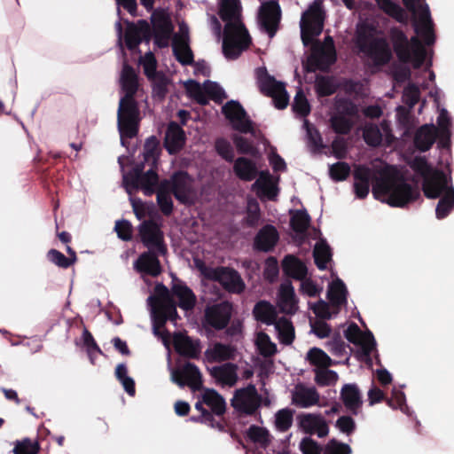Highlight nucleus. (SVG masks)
I'll use <instances>...</instances> for the list:
<instances>
[{"label":"nucleus","mask_w":454,"mask_h":454,"mask_svg":"<svg viewBox=\"0 0 454 454\" xmlns=\"http://www.w3.org/2000/svg\"><path fill=\"white\" fill-rule=\"evenodd\" d=\"M324 27V12L321 4L314 2L309 8L303 12L301 20V37L305 46L312 43L310 55L307 58L304 68L312 73L317 70L328 71L337 60L336 49L326 50L318 40L314 37L321 34Z\"/></svg>","instance_id":"nucleus-1"},{"label":"nucleus","mask_w":454,"mask_h":454,"mask_svg":"<svg viewBox=\"0 0 454 454\" xmlns=\"http://www.w3.org/2000/svg\"><path fill=\"white\" fill-rule=\"evenodd\" d=\"M239 0H221L219 16L225 21L223 53L227 59H237L252 44V38L240 20Z\"/></svg>","instance_id":"nucleus-2"},{"label":"nucleus","mask_w":454,"mask_h":454,"mask_svg":"<svg viewBox=\"0 0 454 454\" xmlns=\"http://www.w3.org/2000/svg\"><path fill=\"white\" fill-rule=\"evenodd\" d=\"M121 82L125 95L119 102L117 126L121 143L124 144V139L137 136L141 121L138 102L135 98L138 90V79L131 66H123Z\"/></svg>","instance_id":"nucleus-3"},{"label":"nucleus","mask_w":454,"mask_h":454,"mask_svg":"<svg viewBox=\"0 0 454 454\" xmlns=\"http://www.w3.org/2000/svg\"><path fill=\"white\" fill-rule=\"evenodd\" d=\"M372 193L377 200L397 207H403L419 197V190L411 184L388 176L375 178Z\"/></svg>","instance_id":"nucleus-4"},{"label":"nucleus","mask_w":454,"mask_h":454,"mask_svg":"<svg viewBox=\"0 0 454 454\" xmlns=\"http://www.w3.org/2000/svg\"><path fill=\"white\" fill-rule=\"evenodd\" d=\"M388 35L394 51L401 63H412L415 69L423 66L427 51L418 36L414 35L409 40L404 32L397 27H391Z\"/></svg>","instance_id":"nucleus-5"},{"label":"nucleus","mask_w":454,"mask_h":454,"mask_svg":"<svg viewBox=\"0 0 454 454\" xmlns=\"http://www.w3.org/2000/svg\"><path fill=\"white\" fill-rule=\"evenodd\" d=\"M416 174L423 178L422 190L428 199H437L446 187L447 175L440 169H433L425 157L416 156L410 163Z\"/></svg>","instance_id":"nucleus-6"},{"label":"nucleus","mask_w":454,"mask_h":454,"mask_svg":"<svg viewBox=\"0 0 454 454\" xmlns=\"http://www.w3.org/2000/svg\"><path fill=\"white\" fill-rule=\"evenodd\" d=\"M156 168L157 167H151L149 170L144 172V165L141 164L124 175L123 183L127 192L130 193L132 190H142L145 196L155 193L159 182Z\"/></svg>","instance_id":"nucleus-7"},{"label":"nucleus","mask_w":454,"mask_h":454,"mask_svg":"<svg viewBox=\"0 0 454 454\" xmlns=\"http://www.w3.org/2000/svg\"><path fill=\"white\" fill-rule=\"evenodd\" d=\"M205 277L218 282L224 290L232 294H241L246 288L240 274L233 268L217 266L207 269Z\"/></svg>","instance_id":"nucleus-8"},{"label":"nucleus","mask_w":454,"mask_h":454,"mask_svg":"<svg viewBox=\"0 0 454 454\" xmlns=\"http://www.w3.org/2000/svg\"><path fill=\"white\" fill-rule=\"evenodd\" d=\"M358 42L361 51L372 59L375 67H383L391 60L393 55L386 38L374 37L367 42L365 36L360 35Z\"/></svg>","instance_id":"nucleus-9"},{"label":"nucleus","mask_w":454,"mask_h":454,"mask_svg":"<svg viewBox=\"0 0 454 454\" xmlns=\"http://www.w3.org/2000/svg\"><path fill=\"white\" fill-rule=\"evenodd\" d=\"M258 86L263 95L272 98L276 108L283 110L287 107L289 96L285 83L277 81L266 70L258 76Z\"/></svg>","instance_id":"nucleus-10"},{"label":"nucleus","mask_w":454,"mask_h":454,"mask_svg":"<svg viewBox=\"0 0 454 454\" xmlns=\"http://www.w3.org/2000/svg\"><path fill=\"white\" fill-rule=\"evenodd\" d=\"M138 235L145 247L156 250L159 254H166L168 249L164 242V233L160 225L153 220H145L138 226Z\"/></svg>","instance_id":"nucleus-11"},{"label":"nucleus","mask_w":454,"mask_h":454,"mask_svg":"<svg viewBox=\"0 0 454 454\" xmlns=\"http://www.w3.org/2000/svg\"><path fill=\"white\" fill-rule=\"evenodd\" d=\"M262 397L254 385L237 389L231 400V406L240 414L254 415L261 406Z\"/></svg>","instance_id":"nucleus-12"},{"label":"nucleus","mask_w":454,"mask_h":454,"mask_svg":"<svg viewBox=\"0 0 454 454\" xmlns=\"http://www.w3.org/2000/svg\"><path fill=\"white\" fill-rule=\"evenodd\" d=\"M151 31L154 44L160 48H167L174 32V26L168 15L163 11H154L151 16Z\"/></svg>","instance_id":"nucleus-13"},{"label":"nucleus","mask_w":454,"mask_h":454,"mask_svg":"<svg viewBox=\"0 0 454 454\" xmlns=\"http://www.w3.org/2000/svg\"><path fill=\"white\" fill-rule=\"evenodd\" d=\"M281 20V8L276 0L262 4L258 12V21L262 30L272 38L278 30Z\"/></svg>","instance_id":"nucleus-14"},{"label":"nucleus","mask_w":454,"mask_h":454,"mask_svg":"<svg viewBox=\"0 0 454 454\" xmlns=\"http://www.w3.org/2000/svg\"><path fill=\"white\" fill-rule=\"evenodd\" d=\"M222 112L232 124L234 129L241 133L254 134L253 121L249 119L246 110L238 101H228L222 108Z\"/></svg>","instance_id":"nucleus-15"},{"label":"nucleus","mask_w":454,"mask_h":454,"mask_svg":"<svg viewBox=\"0 0 454 454\" xmlns=\"http://www.w3.org/2000/svg\"><path fill=\"white\" fill-rule=\"evenodd\" d=\"M232 314V305L229 301H222L205 309L204 322L215 330H223L230 323Z\"/></svg>","instance_id":"nucleus-16"},{"label":"nucleus","mask_w":454,"mask_h":454,"mask_svg":"<svg viewBox=\"0 0 454 454\" xmlns=\"http://www.w3.org/2000/svg\"><path fill=\"white\" fill-rule=\"evenodd\" d=\"M172 380L180 387L188 386L193 391L202 388V375L197 365L186 362L181 368L172 372Z\"/></svg>","instance_id":"nucleus-17"},{"label":"nucleus","mask_w":454,"mask_h":454,"mask_svg":"<svg viewBox=\"0 0 454 454\" xmlns=\"http://www.w3.org/2000/svg\"><path fill=\"white\" fill-rule=\"evenodd\" d=\"M126 24L124 39L129 51L137 49L142 41L148 43L152 39L151 26L145 20H139L137 24L126 20Z\"/></svg>","instance_id":"nucleus-18"},{"label":"nucleus","mask_w":454,"mask_h":454,"mask_svg":"<svg viewBox=\"0 0 454 454\" xmlns=\"http://www.w3.org/2000/svg\"><path fill=\"white\" fill-rule=\"evenodd\" d=\"M173 195L182 204H187L194 192L193 178L184 170L172 174Z\"/></svg>","instance_id":"nucleus-19"},{"label":"nucleus","mask_w":454,"mask_h":454,"mask_svg":"<svg viewBox=\"0 0 454 454\" xmlns=\"http://www.w3.org/2000/svg\"><path fill=\"white\" fill-rule=\"evenodd\" d=\"M172 297L177 299L176 306L183 310H192L197 301L196 295L187 285L178 278H174L171 286Z\"/></svg>","instance_id":"nucleus-20"},{"label":"nucleus","mask_w":454,"mask_h":454,"mask_svg":"<svg viewBox=\"0 0 454 454\" xmlns=\"http://www.w3.org/2000/svg\"><path fill=\"white\" fill-rule=\"evenodd\" d=\"M148 302L151 308L165 309L176 315V301L172 297L171 288L168 289L162 283L155 286L154 295L149 296Z\"/></svg>","instance_id":"nucleus-21"},{"label":"nucleus","mask_w":454,"mask_h":454,"mask_svg":"<svg viewBox=\"0 0 454 454\" xmlns=\"http://www.w3.org/2000/svg\"><path fill=\"white\" fill-rule=\"evenodd\" d=\"M340 400L345 408L352 414L358 415L363 406L362 393L355 383L344 384L340 389Z\"/></svg>","instance_id":"nucleus-22"},{"label":"nucleus","mask_w":454,"mask_h":454,"mask_svg":"<svg viewBox=\"0 0 454 454\" xmlns=\"http://www.w3.org/2000/svg\"><path fill=\"white\" fill-rule=\"evenodd\" d=\"M278 239L279 235L276 227L271 224H267L255 235L254 247L257 251L268 253L274 249Z\"/></svg>","instance_id":"nucleus-23"},{"label":"nucleus","mask_w":454,"mask_h":454,"mask_svg":"<svg viewBox=\"0 0 454 454\" xmlns=\"http://www.w3.org/2000/svg\"><path fill=\"white\" fill-rule=\"evenodd\" d=\"M158 252L156 250H148L139 255L135 262V269L141 273L157 277L161 272V266L158 259Z\"/></svg>","instance_id":"nucleus-24"},{"label":"nucleus","mask_w":454,"mask_h":454,"mask_svg":"<svg viewBox=\"0 0 454 454\" xmlns=\"http://www.w3.org/2000/svg\"><path fill=\"white\" fill-rule=\"evenodd\" d=\"M174 346L176 352L184 357L198 359L201 353L200 340H193L185 334H176L174 337Z\"/></svg>","instance_id":"nucleus-25"},{"label":"nucleus","mask_w":454,"mask_h":454,"mask_svg":"<svg viewBox=\"0 0 454 454\" xmlns=\"http://www.w3.org/2000/svg\"><path fill=\"white\" fill-rule=\"evenodd\" d=\"M438 198L440 200L435 208V215L438 219H443L454 209V188L450 177H446V187L442 189Z\"/></svg>","instance_id":"nucleus-26"},{"label":"nucleus","mask_w":454,"mask_h":454,"mask_svg":"<svg viewBox=\"0 0 454 454\" xmlns=\"http://www.w3.org/2000/svg\"><path fill=\"white\" fill-rule=\"evenodd\" d=\"M278 296L280 310L288 315L295 314L298 310V299L291 282L281 284Z\"/></svg>","instance_id":"nucleus-27"},{"label":"nucleus","mask_w":454,"mask_h":454,"mask_svg":"<svg viewBox=\"0 0 454 454\" xmlns=\"http://www.w3.org/2000/svg\"><path fill=\"white\" fill-rule=\"evenodd\" d=\"M184 142V130L176 122L171 121L168 124L165 138L167 151L170 154L176 153L183 148Z\"/></svg>","instance_id":"nucleus-28"},{"label":"nucleus","mask_w":454,"mask_h":454,"mask_svg":"<svg viewBox=\"0 0 454 454\" xmlns=\"http://www.w3.org/2000/svg\"><path fill=\"white\" fill-rule=\"evenodd\" d=\"M172 50L176 59L184 66L192 65L194 62L193 52L189 45L187 38L175 35L172 40Z\"/></svg>","instance_id":"nucleus-29"},{"label":"nucleus","mask_w":454,"mask_h":454,"mask_svg":"<svg viewBox=\"0 0 454 454\" xmlns=\"http://www.w3.org/2000/svg\"><path fill=\"white\" fill-rule=\"evenodd\" d=\"M436 139V128L431 124H424L418 129L414 136V145L420 152L428 151Z\"/></svg>","instance_id":"nucleus-30"},{"label":"nucleus","mask_w":454,"mask_h":454,"mask_svg":"<svg viewBox=\"0 0 454 454\" xmlns=\"http://www.w3.org/2000/svg\"><path fill=\"white\" fill-rule=\"evenodd\" d=\"M282 270L286 276L297 280H303L308 273L305 263L293 254L284 257Z\"/></svg>","instance_id":"nucleus-31"},{"label":"nucleus","mask_w":454,"mask_h":454,"mask_svg":"<svg viewBox=\"0 0 454 454\" xmlns=\"http://www.w3.org/2000/svg\"><path fill=\"white\" fill-rule=\"evenodd\" d=\"M253 315L256 321L268 325H274L278 320L276 308L268 301L262 300L255 303L253 309Z\"/></svg>","instance_id":"nucleus-32"},{"label":"nucleus","mask_w":454,"mask_h":454,"mask_svg":"<svg viewBox=\"0 0 454 454\" xmlns=\"http://www.w3.org/2000/svg\"><path fill=\"white\" fill-rule=\"evenodd\" d=\"M420 26H415V32L420 35L427 45H431L435 41L433 29V22L430 18L429 8L427 4L421 6Z\"/></svg>","instance_id":"nucleus-33"},{"label":"nucleus","mask_w":454,"mask_h":454,"mask_svg":"<svg viewBox=\"0 0 454 454\" xmlns=\"http://www.w3.org/2000/svg\"><path fill=\"white\" fill-rule=\"evenodd\" d=\"M236 348L228 344L217 342L212 348L205 351V356L210 363H220L234 359Z\"/></svg>","instance_id":"nucleus-34"},{"label":"nucleus","mask_w":454,"mask_h":454,"mask_svg":"<svg viewBox=\"0 0 454 454\" xmlns=\"http://www.w3.org/2000/svg\"><path fill=\"white\" fill-rule=\"evenodd\" d=\"M319 394L315 387H301L293 394V403L298 407L309 408L319 402Z\"/></svg>","instance_id":"nucleus-35"},{"label":"nucleus","mask_w":454,"mask_h":454,"mask_svg":"<svg viewBox=\"0 0 454 454\" xmlns=\"http://www.w3.org/2000/svg\"><path fill=\"white\" fill-rule=\"evenodd\" d=\"M237 369L238 366L236 364L227 363L223 365L214 367L211 374L223 384L232 387L238 380Z\"/></svg>","instance_id":"nucleus-36"},{"label":"nucleus","mask_w":454,"mask_h":454,"mask_svg":"<svg viewBox=\"0 0 454 454\" xmlns=\"http://www.w3.org/2000/svg\"><path fill=\"white\" fill-rule=\"evenodd\" d=\"M233 171L243 181H252L258 173L255 163L245 157H239L235 160Z\"/></svg>","instance_id":"nucleus-37"},{"label":"nucleus","mask_w":454,"mask_h":454,"mask_svg":"<svg viewBox=\"0 0 454 454\" xmlns=\"http://www.w3.org/2000/svg\"><path fill=\"white\" fill-rule=\"evenodd\" d=\"M203 403L207 405L216 416H223L226 411L224 398L215 389L207 388L202 394Z\"/></svg>","instance_id":"nucleus-38"},{"label":"nucleus","mask_w":454,"mask_h":454,"mask_svg":"<svg viewBox=\"0 0 454 454\" xmlns=\"http://www.w3.org/2000/svg\"><path fill=\"white\" fill-rule=\"evenodd\" d=\"M347 287L343 281L337 278L332 282L327 293V298L333 306L340 307L347 303Z\"/></svg>","instance_id":"nucleus-39"},{"label":"nucleus","mask_w":454,"mask_h":454,"mask_svg":"<svg viewBox=\"0 0 454 454\" xmlns=\"http://www.w3.org/2000/svg\"><path fill=\"white\" fill-rule=\"evenodd\" d=\"M160 154V146L158 138L155 136L146 138L143 149L144 161L151 167H157Z\"/></svg>","instance_id":"nucleus-40"},{"label":"nucleus","mask_w":454,"mask_h":454,"mask_svg":"<svg viewBox=\"0 0 454 454\" xmlns=\"http://www.w3.org/2000/svg\"><path fill=\"white\" fill-rule=\"evenodd\" d=\"M152 309V320H153V328L155 335H162L160 330L165 327V325L168 320L175 321L178 318V314H171L168 310L165 309H155L151 308Z\"/></svg>","instance_id":"nucleus-41"},{"label":"nucleus","mask_w":454,"mask_h":454,"mask_svg":"<svg viewBox=\"0 0 454 454\" xmlns=\"http://www.w3.org/2000/svg\"><path fill=\"white\" fill-rule=\"evenodd\" d=\"M278 333V339L284 345H290L294 340V327L290 319L280 317L274 324Z\"/></svg>","instance_id":"nucleus-42"},{"label":"nucleus","mask_w":454,"mask_h":454,"mask_svg":"<svg viewBox=\"0 0 454 454\" xmlns=\"http://www.w3.org/2000/svg\"><path fill=\"white\" fill-rule=\"evenodd\" d=\"M313 257L317 267L324 270L327 268V263L332 259V252L325 240H321L315 245Z\"/></svg>","instance_id":"nucleus-43"},{"label":"nucleus","mask_w":454,"mask_h":454,"mask_svg":"<svg viewBox=\"0 0 454 454\" xmlns=\"http://www.w3.org/2000/svg\"><path fill=\"white\" fill-rule=\"evenodd\" d=\"M380 10L400 23L407 22L403 9L391 0H374Z\"/></svg>","instance_id":"nucleus-44"},{"label":"nucleus","mask_w":454,"mask_h":454,"mask_svg":"<svg viewBox=\"0 0 454 454\" xmlns=\"http://www.w3.org/2000/svg\"><path fill=\"white\" fill-rule=\"evenodd\" d=\"M380 10L400 23L407 22L403 9L391 0H374Z\"/></svg>","instance_id":"nucleus-45"},{"label":"nucleus","mask_w":454,"mask_h":454,"mask_svg":"<svg viewBox=\"0 0 454 454\" xmlns=\"http://www.w3.org/2000/svg\"><path fill=\"white\" fill-rule=\"evenodd\" d=\"M437 123L439 126V137L440 143L443 148L449 147L450 144L451 132L450 127L451 125V120L449 116V113L446 109H442L437 118Z\"/></svg>","instance_id":"nucleus-46"},{"label":"nucleus","mask_w":454,"mask_h":454,"mask_svg":"<svg viewBox=\"0 0 454 454\" xmlns=\"http://www.w3.org/2000/svg\"><path fill=\"white\" fill-rule=\"evenodd\" d=\"M310 221L311 218L306 210H296L291 217L290 226L294 232L303 234L308 231Z\"/></svg>","instance_id":"nucleus-47"},{"label":"nucleus","mask_w":454,"mask_h":454,"mask_svg":"<svg viewBox=\"0 0 454 454\" xmlns=\"http://www.w3.org/2000/svg\"><path fill=\"white\" fill-rule=\"evenodd\" d=\"M261 217L262 213L258 201L255 199L248 200L244 224L249 228H255L258 226Z\"/></svg>","instance_id":"nucleus-48"},{"label":"nucleus","mask_w":454,"mask_h":454,"mask_svg":"<svg viewBox=\"0 0 454 454\" xmlns=\"http://www.w3.org/2000/svg\"><path fill=\"white\" fill-rule=\"evenodd\" d=\"M363 138L372 147H378L382 142V134L378 125L367 123L363 129Z\"/></svg>","instance_id":"nucleus-49"},{"label":"nucleus","mask_w":454,"mask_h":454,"mask_svg":"<svg viewBox=\"0 0 454 454\" xmlns=\"http://www.w3.org/2000/svg\"><path fill=\"white\" fill-rule=\"evenodd\" d=\"M315 89L319 97H328L336 92L337 85L332 77L318 75L316 79Z\"/></svg>","instance_id":"nucleus-50"},{"label":"nucleus","mask_w":454,"mask_h":454,"mask_svg":"<svg viewBox=\"0 0 454 454\" xmlns=\"http://www.w3.org/2000/svg\"><path fill=\"white\" fill-rule=\"evenodd\" d=\"M331 128L339 135H348L351 131L354 122L350 118L342 114H335L330 119Z\"/></svg>","instance_id":"nucleus-51"},{"label":"nucleus","mask_w":454,"mask_h":454,"mask_svg":"<svg viewBox=\"0 0 454 454\" xmlns=\"http://www.w3.org/2000/svg\"><path fill=\"white\" fill-rule=\"evenodd\" d=\"M184 87L188 95L192 98H193L198 104L201 106H206L208 104V100L199 82L195 80H188L184 83Z\"/></svg>","instance_id":"nucleus-52"},{"label":"nucleus","mask_w":454,"mask_h":454,"mask_svg":"<svg viewBox=\"0 0 454 454\" xmlns=\"http://www.w3.org/2000/svg\"><path fill=\"white\" fill-rule=\"evenodd\" d=\"M153 83V95L160 100L165 98L168 93V85L169 79L163 74H159L155 77L150 79Z\"/></svg>","instance_id":"nucleus-53"},{"label":"nucleus","mask_w":454,"mask_h":454,"mask_svg":"<svg viewBox=\"0 0 454 454\" xmlns=\"http://www.w3.org/2000/svg\"><path fill=\"white\" fill-rule=\"evenodd\" d=\"M307 356L309 363L317 367L328 368L332 364L330 356L318 348L309 349Z\"/></svg>","instance_id":"nucleus-54"},{"label":"nucleus","mask_w":454,"mask_h":454,"mask_svg":"<svg viewBox=\"0 0 454 454\" xmlns=\"http://www.w3.org/2000/svg\"><path fill=\"white\" fill-rule=\"evenodd\" d=\"M247 434L252 442L259 443L264 448H266L270 443L269 432L263 427L252 425L247 429Z\"/></svg>","instance_id":"nucleus-55"},{"label":"nucleus","mask_w":454,"mask_h":454,"mask_svg":"<svg viewBox=\"0 0 454 454\" xmlns=\"http://www.w3.org/2000/svg\"><path fill=\"white\" fill-rule=\"evenodd\" d=\"M293 111L301 117H306L310 113V106L301 90H299L292 105Z\"/></svg>","instance_id":"nucleus-56"},{"label":"nucleus","mask_w":454,"mask_h":454,"mask_svg":"<svg viewBox=\"0 0 454 454\" xmlns=\"http://www.w3.org/2000/svg\"><path fill=\"white\" fill-rule=\"evenodd\" d=\"M350 167L345 161H338L329 168V175L335 182H341L346 180L350 174Z\"/></svg>","instance_id":"nucleus-57"},{"label":"nucleus","mask_w":454,"mask_h":454,"mask_svg":"<svg viewBox=\"0 0 454 454\" xmlns=\"http://www.w3.org/2000/svg\"><path fill=\"white\" fill-rule=\"evenodd\" d=\"M294 411L291 409H282L276 413L275 424L281 432L287 431L293 424Z\"/></svg>","instance_id":"nucleus-58"},{"label":"nucleus","mask_w":454,"mask_h":454,"mask_svg":"<svg viewBox=\"0 0 454 454\" xmlns=\"http://www.w3.org/2000/svg\"><path fill=\"white\" fill-rule=\"evenodd\" d=\"M321 417L319 414H301L298 417L300 427L306 434H313Z\"/></svg>","instance_id":"nucleus-59"},{"label":"nucleus","mask_w":454,"mask_h":454,"mask_svg":"<svg viewBox=\"0 0 454 454\" xmlns=\"http://www.w3.org/2000/svg\"><path fill=\"white\" fill-rule=\"evenodd\" d=\"M40 450L39 443L28 438L22 441H17L13 448L14 454H38Z\"/></svg>","instance_id":"nucleus-60"},{"label":"nucleus","mask_w":454,"mask_h":454,"mask_svg":"<svg viewBox=\"0 0 454 454\" xmlns=\"http://www.w3.org/2000/svg\"><path fill=\"white\" fill-rule=\"evenodd\" d=\"M338 380V374L327 368L316 371L315 381L320 387L334 385Z\"/></svg>","instance_id":"nucleus-61"},{"label":"nucleus","mask_w":454,"mask_h":454,"mask_svg":"<svg viewBox=\"0 0 454 454\" xmlns=\"http://www.w3.org/2000/svg\"><path fill=\"white\" fill-rule=\"evenodd\" d=\"M215 149L216 153L226 161L232 162L234 160V151L231 143L223 138L219 137L215 142Z\"/></svg>","instance_id":"nucleus-62"},{"label":"nucleus","mask_w":454,"mask_h":454,"mask_svg":"<svg viewBox=\"0 0 454 454\" xmlns=\"http://www.w3.org/2000/svg\"><path fill=\"white\" fill-rule=\"evenodd\" d=\"M141 64L144 68V73L148 78V80L162 73L157 71V60L153 53L151 51L145 53V55L141 60Z\"/></svg>","instance_id":"nucleus-63"},{"label":"nucleus","mask_w":454,"mask_h":454,"mask_svg":"<svg viewBox=\"0 0 454 454\" xmlns=\"http://www.w3.org/2000/svg\"><path fill=\"white\" fill-rule=\"evenodd\" d=\"M352 450L347 443L331 439L325 447L324 454H351Z\"/></svg>","instance_id":"nucleus-64"}]
</instances>
